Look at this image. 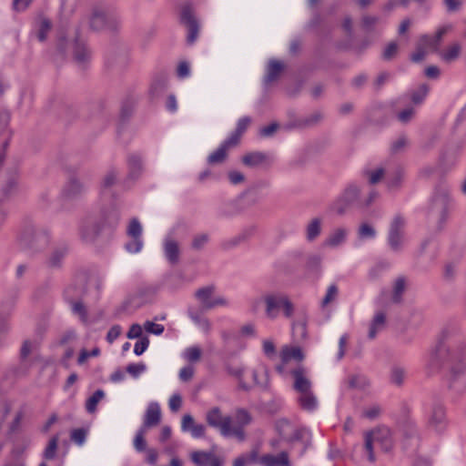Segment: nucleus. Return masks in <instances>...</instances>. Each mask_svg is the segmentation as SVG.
<instances>
[{
	"label": "nucleus",
	"mask_w": 466,
	"mask_h": 466,
	"mask_svg": "<svg viewBox=\"0 0 466 466\" xmlns=\"http://www.w3.org/2000/svg\"><path fill=\"white\" fill-rule=\"evenodd\" d=\"M445 363L451 366L449 388L457 393L463 392L466 390V350L451 352L443 344H439L429 356L427 369L433 373Z\"/></svg>",
	"instance_id": "obj_1"
},
{
	"label": "nucleus",
	"mask_w": 466,
	"mask_h": 466,
	"mask_svg": "<svg viewBox=\"0 0 466 466\" xmlns=\"http://www.w3.org/2000/svg\"><path fill=\"white\" fill-rule=\"evenodd\" d=\"M119 219V211L115 207L88 213L78 223L79 237L84 242L93 243L105 229H115Z\"/></svg>",
	"instance_id": "obj_2"
},
{
	"label": "nucleus",
	"mask_w": 466,
	"mask_h": 466,
	"mask_svg": "<svg viewBox=\"0 0 466 466\" xmlns=\"http://www.w3.org/2000/svg\"><path fill=\"white\" fill-rule=\"evenodd\" d=\"M451 206L449 188L442 184L437 186L428 206L429 219L436 221L438 228H441L447 219Z\"/></svg>",
	"instance_id": "obj_3"
},
{
	"label": "nucleus",
	"mask_w": 466,
	"mask_h": 466,
	"mask_svg": "<svg viewBox=\"0 0 466 466\" xmlns=\"http://www.w3.org/2000/svg\"><path fill=\"white\" fill-rule=\"evenodd\" d=\"M360 193L361 187L357 182L349 183L330 203L329 211L342 216L351 208L360 209Z\"/></svg>",
	"instance_id": "obj_4"
},
{
	"label": "nucleus",
	"mask_w": 466,
	"mask_h": 466,
	"mask_svg": "<svg viewBox=\"0 0 466 466\" xmlns=\"http://www.w3.org/2000/svg\"><path fill=\"white\" fill-rule=\"evenodd\" d=\"M374 444L380 445L382 451H389L393 447L391 431L386 426L377 427L364 433V450L370 462H375Z\"/></svg>",
	"instance_id": "obj_5"
},
{
	"label": "nucleus",
	"mask_w": 466,
	"mask_h": 466,
	"mask_svg": "<svg viewBox=\"0 0 466 466\" xmlns=\"http://www.w3.org/2000/svg\"><path fill=\"white\" fill-rule=\"evenodd\" d=\"M21 241L29 248L41 251L51 242V233L46 228H36L34 225H27L24 228Z\"/></svg>",
	"instance_id": "obj_6"
},
{
	"label": "nucleus",
	"mask_w": 466,
	"mask_h": 466,
	"mask_svg": "<svg viewBox=\"0 0 466 466\" xmlns=\"http://www.w3.org/2000/svg\"><path fill=\"white\" fill-rule=\"evenodd\" d=\"M120 18L115 14H108L101 5H95L90 17V27L93 30L116 31L120 25Z\"/></svg>",
	"instance_id": "obj_7"
},
{
	"label": "nucleus",
	"mask_w": 466,
	"mask_h": 466,
	"mask_svg": "<svg viewBox=\"0 0 466 466\" xmlns=\"http://www.w3.org/2000/svg\"><path fill=\"white\" fill-rule=\"evenodd\" d=\"M264 301L266 303V314L269 319H276L279 309H283L286 318H290L293 315V304L286 295L269 294L264 297Z\"/></svg>",
	"instance_id": "obj_8"
},
{
	"label": "nucleus",
	"mask_w": 466,
	"mask_h": 466,
	"mask_svg": "<svg viewBox=\"0 0 466 466\" xmlns=\"http://www.w3.org/2000/svg\"><path fill=\"white\" fill-rule=\"evenodd\" d=\"M206 421L209 427L218 431L222 437H230L229 423L232 418L229 415H223L219 407H212L207 411Z\"/></svg>",
	"instance_id": "obj_9"
},
{
	"label": "nucleus",
	"mask_w": 466,
	"mask_h": 466,
	"mask_svg": "<svg viewBox=\"0 0 466 466\" xmlns=\"http://www.w3.org/2000/svg\"><path fill=\"white\" fill-rule=\"evenodd\" d=\"M405 224L404 218L400 215H396L390 225L387 241L390 249L394 252H400L402 248Z\"/></svg>",
	"instance_id": "obj_10"
},
{
	"label": "nucleus",
	"mask_w": 466,
	"mask_h": 466,
	"mask_svg": "<svg viewBox=\"0 0 466 466\" xmlns=\"http://www.w3.org/2000/svg\"><path fill=\"white\" fill-rule=\"evenodd\" d=\"M180 22L187 29V44H189V45L194 44L198 36L199 24L194 15L193 7L190 3H187L182 5L181 11H180Z\"/></svg>",
	"instance_id": "obj_11"
},
{
	"label": "nucleus",
	"mask_w": 466,
	"mask_h": 466,
	"mask_svg": "<svg viewBox=\"0 0 466 466\" xmlns=\"http://www.w3.org/2000/svg\"><path fill=\"white\" fill-rule=\"evenodd\" d=\"M143 228L137 218H133L127 228V235L131 238V240L125 244V248L128 253H139L144 246L142 238Z\"/></svg>",
	"instance_id": "obj_12"
},
{
	"label": "nucleus",
	"mask_w": 466,
	"mask_h": 466,
	"mask_svg": "<svg viewBox=\"0 0 466 466\" xmlns=\"http://www.w3.org/2000/svg\"><path fill=\"white\" fill-rule=\"evenodd\" d=\"M252 422L250 412L244 409L238 408L235 410V424L229 423L230 437H235L238 441L246 440L245 427Z\"/></svg>",
	"instance_id": "obj_13"
},
{
	"label": "nucleus",
	"mask_w": 466,
	"mask_h": 466,
	"mask_svg": "<svg viewBox=\"0 0 466 466\" xmlns=\"http://www.w3.org/2000/svg\"><path fill=\"white\" fill-rule=\"evenodd\" d=\"M3 182H5V185H2L0 188V227L6 218V212L4 208L5 198L9 197L16 188L17 171L14 170L10 173H6L5 177H1L0 183Z\"/></svg>",
	"instance_id": "obj_14"
},
{
	"label": "nucleus",
	"mask_w": 466,
	"mask_h": 466,
	"mask_svg": "<svg viewBox=\"0 0 466 466\" xmlns=\"http://www.w3.org/2000/svg\"><path fill=\"white\" fill-rule=\"evenodd\" d=\"M69 253V247L66 243L52 248L44 259V266L51 270H59L63 268L65 258Z\"/></svg>",
	"instance_id": "obj_15"
},
{
	"label": "nucleus",
	"mask_w": 466,
	"mask_h": 466,
	"mask_svg": "<svg viewBox=\"0 0 466 466\" xmlns=\"http://www.w3.org/2000/svg\"><path fill=\"white\" fill-rule=\"evenodd\" d=\"M428 426L437 432L444 431L447 425L445 409L440 402L431 406L427 415Z\"/></svg>",
	"instance_id": "obj_16"
},
{
	"label": "nucleus",
	"mask_w": 466,
	"mask_h": 466,
	"mask_svg": "<svg viewBox=\"0 0 466 466\" xmlns=\"http://www.w3.org/2000/svg\"><path fill=\"white\" fill-rule=\"evenodd\" d=\"M214 288L204 287L197 290L196 298L200 301L204 309H211L218 306L227 305V300L221 297L212 298Z\"/></svg>",
	"instance_id": "obj_17"
},
{
	"label": "nucleus",
	"mask_w": 466,
	"mask_h": 466,
	"mask_svg": "<svg viewBox=\"0 0 466 466\" xmlns=\"http://www.w3.org/2000/svg\"><path fill=\"white\" fill-rule=\"evenodd\" d=\"M86 192L85 186L75 177H72L65 185L62 197L66 200H75Z\"/></svg>",
	"instance_id": "obj_18"
},
{
	"label": "nucleus",
	"mask_w": 466,
	"mask_h": 466,
	"mask_svg": "<svg viewBox=\"0 0 466 466\" xmlns=\"http://www.w3.org/2000/svg\"><path fill=\"white\" fill-rule=\"evenodd\" d=\"M73 56L76 63L80 66H85L91 59L90 49L78 35L75 39Z\"/></svg>",
	"instance_id": "obj_19"
},
{
	"label": "nucleus",
	"mask_w": 466,
	"mask_h": 466,
	"mask_svg": "<svg viewBox=\"0 0 466 466\" xmlns=\"http://www.w3.org/2000/svg\"><path fill=\"white\" fill-rule=\"evenodd\" d=\"M448 30H449V26H442L436 31L434 35H421L420 39V46H422L424 48H427L432 52H438L441 41Z\"/></svg>",
	"instance_id": "obj_20"
},
{
	"label": "nucleus",
	"mask_w": 466,
	"mask_h": 466,
	"mask_svg": "<svg viewBox=\"0 0 466 466\" xmlns=\"http://www.w3.org/2000/svg\"><path fill=\"white\" fill-rule=\"evenodd\" d=\"M164 255L167 260L175 265L179 260V245L170 235H167L163 243Z\"/></svg>",
	"instance_id": "obj_21"
},
{
	"label": "nucleus",
	"mask_w": 466,
	"mask_h": 466,
	"mask_svg": "<svg viewBox=\"0 0 466 466\" xmlns=\"http://www.w3.org/2000/svg\"><path fill=\"white\" fill-rule=\"evenodd\" d=\"M294 379L293 388L300 394L311 391V382L305 375V370L299 367L291 371Z\"/></svg>",
	"instance_id": "obj_22"
},
{
	"label": "nucleus",
	"mask_w": 466,
	"mask_h": 466,
	"mask_svg": "<svg viewBox=\"0 0 466 466\" xmlns=\"http://www.w3.org/2000/svg\"><path fill=\"white\" fill-rule=\"evenodd\" d=\"M280 358L282 364L277 367L279 373L283 372L284 365L290 360L301 361L304 359V354L299 347L284 346L280 351Z\"/></svg>",
	"instance_id": "obj_23"
},
{
	"label": "nucleus",
	"mask_w": 466,
	"mask_h": 466,
	"mask_svg": "<svg viewBox=\"0 0 466 466\" xmlns=\"http://www.w3.org/2000/svg\"><path fill=\"white\" fill-rule=\"evenodd\" d=\"M261 466H290L289 454L281 451L278 455L264 454L258 459Z\"/></svg>",
	"instance_id": "obj_24"
},
{
	"label": "nucleus",
	"mask_w": 466,
	"mask_h": 466,
	"mask_svg": "<svg viewBox=\"0 0 466 466\" xmlns=\"http://www.w3.org/2000/svg\"><path fill=\"white\" fill-rule=\"evenodd\" d=\"M284 69V65L277 59H270L268 63L266 75L264 76V84L268 86L276 81Z\"/></svg>",
	"instance_id": "obj_25"
},
{
	"label": "nucleus",
	"mask_w": 466,
	"mask_h": 466,
	"mask_svg": "<svg viewBox=\"0 0 466 466\" xmlns=\"http://www.w3.org/2000/svg\"><path fill=\"white\" fill-rule=\"evenodd\" d=\"M233 147H235V145L226 138L219 147L208 156V163L210 165L222 163L227 157V151Z\"/></svg>",
	"instance_id": "obj_26"
},
{
	"label": "nucleus",
	"mask_w": 466,
	"mask_h": 466,
	"mask_svg": "<svg viewBox=\"0 0 466 466\" xmlns=\"http://www.w3.org/2000/svg\"><path fill=\"white\" fill-rule=\"evenodd\" d=\"M161 420V409L157 402L152 401L148 404L143 421L147 422V425H152L156 427Z\"/></svg>",
	"instance_id": "obj_27"
},
{
	"label": "nucleus",
	"mask_w": 466,
	"mask_h": 466,
	"mask_svg": "<svg viewBox=\"0 0 466 466\" xmlns=\"http://www.w3.org/2000/svg\"><path fill=\"white\" fill-rule=\"evenodd\" d=\"M386 326V316L383 312L380 311L375 314L370 321L368 332V338L373 339L377 334L384 329Z\"/></svg>",
	"instance_id": "obj_28"
},
{
	"label": "nucleus",
	"mask_w": 466,
	"mask_h": 466,
	"mask_svg": "<svg viewBox=\"0 0 466 466\" xmlns=\"http://www.w3.org/2000/svg\"><path fill=\"white\" fill-rule=\"evenodd\" d=\"M403 177V168L400 166H396L392 170L387 169L385 175V181L390 189L397 188L400 187Z\"/></svg>",
	"instance_id": "obj_29"
},
{
	"label": "nucleus",
	"mask_w": 466,
	"mask_h": 466,
	"mask_svg": "<svg viewBox=\"0 0 466 466\" xmlns=\"http://www.w3.org/2000/svg\"><path fill=\"white\" fill-rule=\"evenodd\" d=\"M251 119L248 116L240 117L238 120L236 129L231 135L228 137V139L235 146H237L239 142L240 137L247 130L248 125L250 124Z\"/></svg>",
	"instance_id": "obj_30"
},
{
	"label": "nucleus",
	"mask_w": 466,
	"mask_h": 466,
	"mask_svg": "<svg viewBox=\"0 0 466 466\" xmlns=\"http://www.w3.org/2000/svg\"><path fill=\"white\" fill-rule=\"evenodd\" d=\"M268 158V157L266 153L257 151L245 155L242 157V162L245 166L253 167L263 164Z\"/></svg>",
	"instance_id": "obj_31"
},
{
	"label": "nucleus",
	"mask_w": 466,
	"mask_h": 466,
	"mask_svg": "<svg viewBox=\"0 0 466 466\" xmlns=\"http://www.w3.org/2000/svg\"><path fill=\"white\" fill-rule=\"evenodd\" d=\"M300 407L308 411H314L318 407V400L311 391L300 394L298 399Z\"/></svg>",
	"instance_id": "obj_32"
},
{
	"label": "nucleus",
	"mask_w": 466,
	"mask_h": 466,
	"mask_svg": "<svg viewBox=\"0 0 466 466\" xmlns=\"http://www.w3.org/2000/svg\"><path fill=\"white\" fill-rule=\"evenodd\" d=\"M321 232V219L315 218L310 220L306 228V238L308 241L316 239Z\"/></svg>",
	"instance_id": "obj_33"
},
{
	"label": "nucleus",
	"mask_w": 466,
	"mask_h": 466,
	"mask_svg": "<svg viewBox=\"0 0 466 466\" xmlns=\"http://www.w3.org/2000/svg\"><path fill=\"white\" fill-rule=\"evenodd\" d=\"M214 456L209 451H197L191 453V461L197 466H208Z\"/></svg>",
	"instance_id": "obj_34"
},
{
	"label": "nucleus",
	"mask_w": 466,
	"mask_h": 466,
	"mask_svg": "<svg viewBox=\"0 0 466 466\" xmlns=\"http://www.w3.org/2000/svg\"><path fill=\"white\" fill-rule=\"evenodd\" d=\"M461 51V46L459 43H454L446 50L440 53L441 58L446 63H451L456 60Z\"/></svg>",
	"instance_id": "obj_35"
},
{
	"label": "nucleus",
	"mask_w": 466,
	"mask_h": 466,
	"mask_svg": "<svg viewBox=\"0 0 466 466\" xmlns=\"http://www.w3.org/2000/svg\"><path fill=\"white\" fill-rule=\"evenodd\" d=\"M127 165L129 168V177L137 178L140 174L142 168V160L138 155H130L127 158Z\"/></svg>",
	"instance_id": "obj_36"
},
{
	"label": "nucleus",
	"mask_w": 466,
	"mask_h": 466,
	"mask_svg": "<svg viewBox=\"0 0 466 466\" xmlns=\"http://www.w3.org/2000/svg\"><path fill=\"white\" fill-rule=\"evenodd\" d=\"M406 289V279L404 277H399L396 279L392 287V301L394 303H400L402 299V295Z\"/></svg>",
	"instance_id": "obj_37"
},
{
	"label": "nucleus",
	"mask_w": 466,
	"mask_h": 466,
	"mask_svg": "<svg viewBox=\"0 0 466 466\" xmlns=\"http://www.w3.org/2000/svg\"><path fill=\"white\" fill-rule=\"evenodd\" d=\"M429 86L421 84L417 89L410 91V98L414 105L421 104L429 94Z\"/></svg>",
	"instance_id": "obj_38"
},
{
	"label": "nucleus",
	"mask_w": 466,
	"mask_h": 466,
	"mask_svg": "<svg viewBox=\"0 0 466 466\" xmlns=\"http://www.w3.org/2000/svg\"><path fill=\"white\" fill-rule=\"evenodd\" d=\"M363 175L367 177L369 184L375 185L380 182L382 178H385L386 169L382 167H378L373 170L365 169Z\"/></svg>",
	"instance_id": "obj_39"
},
{
	"label": "nucleus",
	"mask_w": 466,
	"mask_h": 466,
	"mask_svg": "<svg viewBox=\"0 0 466 466\" xmlns=\"http://www.w3.org/2000/svg\"><path fill=\"white\" fill-rule=\"evenodd\" d=\"M347 231L344 228L335 229L326 240V245L329 247H337L345 241Z\"/></svg>",
	"instance_id": "obj_40"
},
{
	"label": "nucleus",
	"mask_w": 466,
	"mask_h": 466,
	"mask_svg": "<svg viewBox=\"0 0 466 466\" xmlns=\"http://www.w3.org/2000/svg\"><path fill=\"white\" fill-rule=\"evenodd\" d=\"M58 435H55L49 440L48 444L44 450L42 455L45 460H53L56 458V451L58 448Z\"/></svg>",
	"instance_id": "obj_41"
},
{
	"label": "nucleus",
	"mask_w": 466,
	"mask_h": 466,
	"mask_svg": "<svg viewBox=\"0 0 466 466\" xmlns=\"http://www.w3.org/2000/svg\"><path fill=\"white\" fill-rule=\"evenodd\" d=\"M190 319L198 325L203 331L208 332L210 330V323L208 319L202 318L199 313L189 309L187 310Z\"/></svg>",
	"instance_id": "obj_42"
},
{
	"label": "nucleus",
	"mask_w": 466,
	"mask_h": 466,
	"mask_svg": "<svg viewBox=\"0 0 466 466\" xmlns=\"http://www.w3.org/2000/svg\"><path fill=\"white\" fill-rule=\"evenodd\" d=\"M105 397L102 390H96L86 402V410L89 413H93L96 410L97 403Z\"/></svg>",
	"instance_id": "obj_43"
},
{
	"label": "nucleus",
	"mask_w": 466,
	"mask_h": 466,
	"mask_svg": "<svg viewBox=\"0 0 466 466\" xmlns=\"http://www.w3.org/2000/svg\"><path fill=\"white\" fill-rule=\"evenodd\" d=\"M358 236L361 240L374 239L377 236V231L370 224L362 223L359 228Z\"/></svg>",
	"instance_id": "obj_44"
},
{
	"label": "nucleus",
	"mask_w": 466,
	"mask_h": 466,
	"mask_svg": "<svg viewBox=\"0 0 466 466\" xmlns=\"http://www.w3.org/2000/svg\"><path fill=\"white\" fill-rule=\"evenodd\" d=\"M258 461V451H252L248 454H242L236 458L233 461V466H246L247 463L255 462Z\"/></svg>",
	"instance_id": "obj_45"
},
{
	"label": "nucleus",
	"mask_w": 466,
	"mask_h": 466,
	"mask_svg": "<svg viewBox=\"0 0 466 466\" xmlns=\"http://www.w3.org/2000/svg\"><path fill=\"white\" fill-rule=\"evenodd\" d=\"M72 311L77 315L84 323L87 321V311L85 305L81 301H71Z\"/></svg>",
	"instance_id": "obj_46"
},
{
	"label": "nucleus",
	"mask_w": 466,
	"mask_h": 466,
	"mask_svg": "<svg viewBox=\"0 0 466 466\" xmlns=\"http://www.w3.org/2000/svg\"><path fill=\"white\" fill-rule=\"evenodd\" d=\"M87 431L84 428L74 429L71 431L70 438L76 444L82 446L86 440Z\"/></svg>",
	"instance_id": "obj_47"
},
{
	"label": "nucleus",
	"mask_w": 466,
	"mask_h": 466,
	"mask_svg": "<svg viewBox=\"0 0 466 466\" xmlns=\"http://www.w3.org/2000/svg\"><path fill=\"white\" fill-rule=\"evenodd\" d=\"M184 357L189 362H197L201 357V350L198 346L187 348L184 352Z\"/></svg>",
	"instance_id": "obj_48"
},
{
	"label": "nucleus",
	"mask_w": 466,
	"mask_h": 466,
	"mask_svg": "<svg viewBox=\"0 0 466 466\" xmlns=\"http://www.w3.org/2000/svg\"><path fill=\"white\" fill-rule=\"evenodd\" d=\"M338 293V287L335 284H331L330 286H329L327 292L321 301L322 307H326L331 301H333L337 298Z\"/></svg>",
	"instance_id": "obj_49"
},
{
	"label": "nucleus",
	"mask_w": 466,
	"mask_h": 466,
	"mask_svg": "<svg viewBox=\"0 0 466 466\" xmlns=\"http://www.w3.org/2000/svg\"><path fill=\"white\" fill-rule=\"evenodd\" d=\"M404 370L399 366H395L391 369L390 380L392 383L400 386L404 380Z\"/></svg>",
	"instance_id": "obj_50"
},
{
	"label": "nucleus",
	"mask_w": 466,
	"mask_h": 466,
	"mask_svg": "<svg viewBox=\"0 0 466 466\" xmlns=\"http://www.w3.org/2000/svg\"><path fill=\"white\" fill-rule=\"evenodd\" d=\"M51 29V23L48 19L44 18L40 22L39 30L37 33V38L40 42L46 41L47 34Z\"/></svg>",
	"instance_id": "obj_51"
},
{
	"label": "nucleus",
	"mask_w": 466,
	"mask_h": 466,
	"mask_svg": "<svg viewBox=\"0 0 466 466\" xmlns=\"http://www.w3.org/2000/svg\"><path fill=\"white\" fill-rule=\"evenodd\" d=\"M147 370L146 364L140 363H130L127 366V371L133 377L138 378L141 373Z\"/></svg>",
	"instance_id": "obj_52"
},
{
	"label": "nucleus",
	"mask_w": 466,
	"mask_h": 466,
	"mask_svg": "<svg viewBox=\"0 0 466 466\" xmlns=\"http://www.w3.org/2000/svg\"><path fill=\"white\" fill-rule=\"evenodd\" d=\"M10 118V112L5 108H0V134H4L8 129Z\"/></svg>",
	"instance_id": "obj_53"
},
{
	"label": "nucleus",
	"mask_w": 466,
	"mask_h": 466,
	"mask_svg": "<svg viewBox=\"0 0 466 466\" xmlns=\"http://www.w3.org/2000/svg\"><path fill=\"white\" fill-rule=\"evenodd\" d=\"M144 328L147 332L154 334V335H161L165 330V328L163 325L157 324V323H155L153 321H149V320H147L144 323Z\"/></svg>",
	"instance_id": "obj_54"
},
{
	"label": "nucleus",
	"mask_w": 466,
	"mask_h": 466,
	"mask_svg": "<svg viewBox=\"0 0 466 466\" xmlns=\"http://www.w3.org/2000/svg\"><path fill=\"white\" fill-rule=\"evenodd\" d=\"M149 346V339L147 337L141 338L134 346V353L137 356L142 355Z\"/></svg>",
	"instance_id": "obj_55"
},
{
	"label": "nucleus",
	"mask_w": 466,
	"mask_h": 466,
	"mask_svg": "<svg viewBox=\"0 0 466 466\" xmlns=\"http://www.w3.org/2000/svg\"><path fill=\"white\" fill-rule=\"evenodd\" d=\"M379 194L376 190H370L367 197H360V209H364L369 208L373 204V202L377 199Z\"/></svg>",
	"instance_id": "obj_56"
},
{
	"label": "nucleus",
	"mask_w": 466,
	"mask_h": 466,
	"mask_svg": "<svg viewBox=\"0 0 466 466\" xmlns=\"http://www.w3.org/2000/svg\"><path fill=\"white\" fill-rule=\"evenodd\" d=\"M397 51H398V45H397V43L396 42H390L385 47V49H384V51L382 53V58L384 60H388L389 61L397 54Z\"/></svg>",
	"instance_id": "obj_57"
},
{
	"label": "nucleus",
	"mask_w": 466,
	"mask_h": 466,
	"mask_svg": "<svg viewBox=\"0 0 466 466\" xmlns=\"http://www.w3.org/2000/svg\"><path fill=\"white\" fill-rule=\"evenodd\" d=\"M362 27L368 31L371 32L373 30L374 25L379 22V17L374 15H364L362 17Z\"/></svg>",
	"instance_id": "obj_58"
},
{
	"label": "nucleus",
	"mask_w": 466,
	"mask_h": 466,
	"mask_svg": "<svg viewBox=\"0 0 466 466\" xmlns=\"http://www.w3.org/2000/svg\"><path fill=\"white\" fill-rule=\"evenodd\" d=\"M182 405V397L179 393H174L168 401L169 409L172 412H177Z\"/></svg>",
	"instance_id": "obj_59"
},
{
	"label": "nucleus",
	"mask_w": 466,
	"mask_h": 466,
	"mask_svg": "<svg viewBox=\"0 0 466 466\" xmlns=\"http://www.w3.org/2000/svg\"><path fill=\"white\" fill-rule=\"evenodd\" d=\"M100 354V350L98 348H95L92 350L88 351L86 350H82L80 351L77 362L78 364H83L88 358L96 357Z\"/></svg>",
	"instance_id": "obj_60"
},
{
	"label": "nucleus",
	"mask_w": 466,
	"mask_h": 466,
	"mask_svg": "<svg viewBox=\"0 0 466 466\" xmlns=\"http://www.w3.org/2000/svg\"><path fill=\"white\" fill-rule=\"evenodd\" d=\"M413 115L414 109L412 107H407L397 115V118L400 122L406 124L411 120Z\"/></svg>",
	"instance_id": "obj_61"
},
{
	"label": "nucleus",
	"mask_w": 466,
	"mask_h": 466,
	"mask_svg": "<svg viewBox=\"0 0 466 466\" xmlns=\"http://www.w3.org/2000/svg\"><path fill=\"white\" fill-rule=\"evenodd\" d=\"M208 241L207 234H200L196 236L192 240V248L195 249H201Z\"/></svg>",
	"instance_id": "obj_62"
},
{
	"label": "nucleus",
	"mask_w": 466,
	"mask_h": 466,
	"mask_svg": "<svg viewBox=\"0 0 466 466\" xmlns=\"http://www.w3.org/2000/svg\"><path fill=\"white\" fill-rule=\"evenodd\" d=\"M116 176L117 174L116 170L112 169L108 171L103 179L102 187L106 189L113 186L116 182Z\"/></svg>",
	"instance_id": "obj_63"
},
{
	"label": "nucleus",
	"mask_w": 466,
	"mask_h": 466,
	"mask_svg": "<svg viewBox=\"0 0 466 466\" xmlns=\"http://www.w3.org/2000/svg\"><path fill=\"white\" fill-rule=\"evenodd\" d=\"M279 128V124L276 122H273L269 124L268 126L263 127L259 130V135L264 137H271Z\"/></svg>",
	"instance_id": "obj_64"
}]
</instances>
